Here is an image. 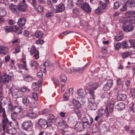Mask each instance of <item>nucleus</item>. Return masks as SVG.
I'll return each mask as SVG.
<instances>
[{
    "label": "nucleus",
    "instance_id": "412c9836",
    "mask_svg": "<svg viewBox=\"0 0 135 135\" xmlns=\"http://www.w3.org/2000/svg\"><path fill=\"white\" fill-rule=\"evenodd\" d=\"M13 31L16 33L17 34H21L22 33L23 29L22 27L19 26L17 27L15 25H14Z\"/></svg>",
    "mask_w": 135,
    "mask_h": 135
},
{
    "label": "nucleus",
    "instance_id": "a19ab883",
    "mask_svg": "<svg viewBox=\"0 0 135 135\" xmlns=\"http://www.w3.org/2000/svg\"><path fill=\"white\" fill-rule=\"evenodd\" d=\"M30 91V90L27 87H25L21 88L20 89L19 92L20 93L22 92H28Z\"/></svg>",
    "mask_w": 135,
    "mask_h": 135
},
{
    "label": "nucleus",
    "instance_id": "a878e982",
    "mask_svg": "<svg viewBox=\"0 0 135 135\" xmlns=\"http://www.w3.org/2000/svg\"><path fill=\"white\" fill-rule=\"evenodd\" d=\"M132 54V52L129 51L124 52L121 53L122 57L123 59L127 58Z\"/></svg>",
    "mask_w": 135,
    "mask_h": 135
},
{
    "label": "nucleus",
    "instance_id": "69168bd1",
    "mask_svg": "<svg viewBox=\"0 0 135 135\" xmlns=\"http://www.w3.org/2000/svg\"><path fill=\"white\" fill-rule=\"evenodd\" d=\"M36 0H32V4L35 8H36Z\"/></svg>",
    "mask_w": 135,
    "mask_h": 135
},
{
    "label": "nucleus",
    "instance_id": "13d9d810",
    "mask_svg": "<svg viewBox=\"0 0 135 135\" xmlns=\"http://www.w3.org/2000/svg\"><path fill=\"white\" fill-rule=\"evenodd\" d=\"M100 4L102 6V8L103 9H105L106 7L107 6V4L106 3H103V2L101 1H100L99 2Z\"/></svg>",
    "mask_w": 135,
    "mask_h": 135
},
{
    "label": "nucleus",
    "instance_id": "c756f323",
    "mask_svg": "<svg viewBox=\"0 0 135 135\" xmlns=\"http://www.w3.org/2000/svg\"><path fill=\"white\" fill-rule=\"evenodd\" d=\"M104 9L101 7H99L95 10V12L97 14H100L103 12Z\"/></svg>",
    "mask_w": 135,
    "mask_h": 135
},
{
    "label": "nucleus",
    "instance_id": "473e14b6",
    "mask_svg": "<svg viewBox=\"0 0 135 135\" xmlns=\"http://www.w3.org/2000/svg\"><path fill=\"white\" fill-rule=\"evenodd\" d=\"M30 65L32 68L35 69L37 68L38 66L37 62L34 61H31Z\"/></svg>",
    "mask_w": 135,
    "mask_h": 135
},
{
    "label": "nucleus",
    "instance_id": "a18cd8bd",
    "mask_svg": "<svg viewBox=\"0 0 135 135\" xmlns=\"http://www.w3.org/2000/svg\"><path fill=\"white\" fill-rule=\"evenodd\" d=\"M98 86V84L97 83H94L90 87L89 89H96Z\"/></svg>",
    "mask_w": 135,
    "mask_h": 135
},
{
    "label": "nucleus",
    "instance_id": "b1692460",
    "mask_svg": "<svg viewBox=\"0 0 135 135\" xmlns=\"http://www.w3.org/2000/svg\"><path fill=\"white\" fill-rule=\"evenodd\" d=\"M26 21V19L25 18H21L18 20L17 24L20 27H22L25 24Z\"/></svg>",
    "mask_w": 135,
    "mask_h": 135
},
{
    "label": "nucleus",
    "instance_id": "393cba45",
    "mask_svg": "<svg viewBox=\"0 0 135 135\" xmlns=\"http://www.w3.org/2000/svg\"><path fill=\"white\" fill-rule=\"evenodd\" d=\"M18 114V113H15V112H14L11 114L12 119L13 120L14 122V123H15V125L16 126H17L18 123L17 122L16 120V119Z\"/></svg>",
    "mask_w": 135,
    "mask_h": 135
},
{
    "label": "nucleus",
    "instance_id": "6e6d98bb",
    "mask_svg": "<svg viewBox=\"0 0 135 135\" xmlns=\"http://www.w3.org/2000/svg\"><path fill=\"white\" fill-rule=\"evenodd\" d=\"M53 15V13L50 12H48L46 15V17L47 18H49L50 17H52Z\"/></svg>",
    "mask_w": 135,
    "mask_h": 135
},
{
    "label": "nucleus",
    "instance_id": "f704fd0d",
    "mask_svg": "<svg viewBox=\"0 0 135 135\" xmlns=\"http://www.w3.org/2000/svg\"><path fill=\"white\" fill-rule=\"evenodd\" d=\"M36 37L39 38H41L43 36V33L42 31H37L35 34Z\"/></svg>",
    "mask_w": 135,
    "mask_h": 135
},
{
    "label": "nucleus",
    "instance_id": "ddd939ff",
    "mask_svg": "<svg viewBox=\"0 0 135 135\" xmlns=\"http://www.w3.org/2000/svg\"><path fill=\"white\" fill-rule=\"evenodd\" d=\"M122 27L124 31L127 32L132 31L134 28L133 26L130 25L124 26H123Z\"/></svg>",
    "mask_w": 135,
    "mask_h": 135
},
{
    "label": "nucleus",
    "instance_id": "f8f14e48",
    "mask_svg": "<svg viewBox=\"0 0 135 135\" xmlns=\"http://www.w3.org/2000/svg\"><path fill=\"white\" fill-rule=\"evenodd\" d=\"M125 5L127 6L130 7L132 9H134L135 5V2L133 0H127L125 3Z\"/></svg>",
    "mask_w": 135,
    "mask_h": 135
},
{
    "label": "nucleus",
    "instance_id": "4be33fe9",
    "mask_svg": "<svg viewBox=\"0 0 135 135\" xmlns=\"http://www.w3.org/2000/svg\"><path fill=\"white\" fill-rule=\"evenodd\" d=\"M126 15L128 17L132 18L135 17V12L134 11H129L127 12Z\"/></svg>",
    "mask_w": 135,
    "mask_h": 135
},
{
    "label": "nucleus",
    "instance_id": "ea45409f",
    "mask_svg": "<svg viewBox=\"0 0 135 135\" xmlns=\"http://www.w3.org/2000/svg\"><path fill=\"white\" fill-rule=\"evenodd\" d=\"M10 127H8V129H6L7 130V132L9 134H13L15 133L16 132V130L14 128H10Z\"/></svg>",
    "mask_w": 135,
    "mask_h": 135
},
{
    "label": "nucleus",
    "instance_id": "680f3d73",
    "mask_svg": "<svg viewBox=\"0 0 135 135\" xmlns=\"http://www.w3.org/2000/svg\"><path fill=\"white\" fill-rule=\"evenodd\" d=\"M44 43V41L42 40L39 39L36 41V43L38 44H42Z\"/></svg>",
    "mask_w": 135,
    "mask_h": 135
},
{
    "label": "nucleus",
    "instance_id": "72a5a7b5",
    "mask_svg": "<svg viewBox=\"0 0 135 135\" xmlns=\"http://www.w3.org/2000/svg\"><path fill=\"white\" fill-rule=\"evenodd\" d=\"M23 77L26 81L28 82L31 81L33 79L32 76L27 74L24 75H23Z\"/></svg>",
    "mask_w": 135,
    "mask_h": 135
},
{
    "label": "nucleus",
    "instance_id": "79ce46f5",
    "mask_svg": "<svg viewBox=\"0 0 135 135\" xmlns=\"http://www.w3.org/2000/svg\"><path fill=\"white\" fill-rule=\"evenodd\" d=\"M82 122L83 123V127H84V129L89 127L90 125V123L88 121H83Z\"/></svg>",
    "mask_w": 135,
    "mask_h": 135
},
{
    "label": "nucleus",
    "instance_id": "6e6552de",
    "mask_svg": "<svg viewBox=\"0 0 135 135\" xmlns=\"http://www.w3.org/2000/svg\"><path fill=\"white\" fill-rule=\"evenodd\" d=\"M98 115L100 117H103L104 115L108 117L109 115V113L107 109H100L99 110Z\"/></svg>",
    "mask_w": 135,
    "mask_h": 135
},
{
    "label": "nucleus",
    "instance_id": "7ed1b4c3",
    "mask_svg": "<svg viewBox=\"0 0 135 135\" xmlns=\"http://www.w3.org/2000/svg\"><path fill=\"white\" fill-rule=\"evenodd\" d=\"M47 122L45 119L43 118L38 119L37 122L35 125V127L36 128L39 129L40 128H46V124Z\"/></svg>",
    "mask_w": 135,
    "mask_h": 135
},
{
    "label": "nucleus",
    "instance_id": "0e129e2a",
    "mask_svg": "<svg viewBox=\"0 0 135 135\" xmlns=\"http://www.w3.org/2000/svg\"><path fill=\"white\" fill-rule=\"evenodd\" d=\"M52 80L53 82V83H55L57 85L59 84V82L58 81L57 79L56 78L54 77L52 78Z\"/></svg>",
    "mask_w": 135,
    "mask_h": 135
},
{
    "label": "nucleus",
    "instance_id": "09e8293b",
    "mask_svg": "<svg viewBox=\"0 0 135 135\" xmlns=\"http://www.w3.org/2000/svg\"><path fill=\"white\" fill-rule=\"evenodd\" d=\"M123 38V37L122 35L117 36L115 37L114 39L117 41H119L122 40Z\"/></svg>",
    "mask_w": 135,
    "mask_h": 135
},
{
    "label": "nucleus",
    "instance_id": "bf43d9fd",
    "mask_svg": "<svg viewBox=\"0 0 135 135\" xmlns=\"http://www.w3.org/2000/svg\"><path fill=\"white\" fill-rule=\"evenodd\" d=\"M130 93L131 95L133 96H135V89L132 88L130 90Z\"/></svg>",
    "mask_w": 135,
    "mask_h": 135
},
{
    "label": "nucleus",
    "instance_id": "cd10ccee",
    "mask_svg": "<svg viewBox=\"0 0 135 135\" xmlns=\"http://www.w3.org/2000/svg\"><path fill=\"white\" fill-rule=\"evenodd\" d=\"M12 108L14 112L18 114L20 112L21 108L20 106H14L12 107Z\"/></svg>",
    "mask_w": 135,
    "mask_h": 135
},
{
    "label": "nucleus",
    "instance_id": "4468645a",
    "mask_svg": "<svg viewBox=\"0 0 135 135\" xmlns=\"http://www.w3.org/2000/svg\"><path fill=\"white\" fill-rule=\"evenodd\" d=\"M76 93L78 96L81 97V98L84 97L86 95V91L81 89H80L78 90Z\"/></svg>",
    "mask_w": 135,
    "mask_h": 135
},
{
    "label": "nucleus",
    "instance_id": "3c124183",
    "mask_svg": "<svg viewBox=\"0 0 135 135\" xmlns=\"http://www.w3.org/2000/svg\"><path fill=\"white\" fill-rule=\"evenodd\" d=\"M40 68L41 71L44 72L46 70V67L43 64L41 65L40 66Z\"/></svg>",
    "mask_w": 135,
    "mask_h": 135
},
{
    "label": "nucleus",
    "instance_id": "7c9ffc66",
    "mask_svg": "<svg viewBox=\"0 0 135 135\" xmlns=\"http://www.w3.org/2000/svg\"><path fill=\"white\" fill-rule=\"evenodd\" d=\"M121 48L123 49H126L129 47L127 41H123L121 43Z\"/></svg>",
    "mask_w": 135,
    "mask_h": 135
},
{
    "label": "nucleus",
    "instance_id": "052dcab7",
    "mask_svg": "<svg viewBox=\"0 0 135 135\" xmlns=\"http://www.w3.org/2000/svg\"><path fill=\"white\" fill-rule=\"evenodd\" d=\"M73 12L75 14L78 15L79 12V10L77 8H75L73 10Z\"/></svg>",
    "mask_w": 135,
    "mask_h": 135
},
{
    "label": "nucleus",
    "instance_id": "4c0bfd02",
    "mask_svg": "<svg viewBox=\"0 0 135 135\" xmlns=\"http://www.w3.org/2000/svg\"><path fill=\"white\" fill-rule=\"evenodd\" d=\"M73 103L74 106L77 108H80L81 107V104L79 102L77 101L76 100L74 99L73 101Z\"/></svg>",
    "mask_w": 135,
    "mask_h": 135
},
{
    "label": "nucleus",
    "instance_id": "49530a36",
    "mask_svg": "<svg viewBox=\"0 0 135 135\" xmlns=\"http://www.w3.org/2000/svg\"><path fill=\"white\" fill-rule=\"evenodd\" d=\"M60 80L61 82H63L64 83H65L67 80V78L66 76L62 74L60 76Z\"/></svg>",
    "mask_w": 135,
    "mask_h": 135
},
{
    "label": "nucleus",
    "instance_id": "c03bdc74",
    "mask_svg": "<svg viewBox=\"0 0 135 135\" xmlns=\"http://www.w3.org/2000/svg\"><path fill=\"white\" fill-rule=\"evenodd\" d=\"M84 69V67H83L82 68H75V73L79 72L81 73L83 71Z\"/></svg>",
    "mask_w": 135,
    "mask_h": 135
},
{
    "label": "nucleus",
    "instance_id": "864d4df0",
    "mask_svg": "<svg viewBox=\"0 0 135 135\" xmlns=\"http://www.w3.org/2000/svg\"><path fill=\"white\" fill-rule=\"evenodd\" d=\"M18 66L19 68H20L22 69H23L26 70H27V68L26 67L25 65L22 64H18Z\"/></svg>",
    "mask_w": 135,
    "mask_h": 135
},
{
    "label": "nucleus",
    "instance_id": "338daca9",
    "mask_svg": "<svg viewBox=\"0 0 135 135\" xmlns=\"http://www.w3.org/2000/svg\"><path fill=\"white\" fill-rule=\"evenodd\" d=\"M61 131L62 135H75L74 134L66 133L62 129H61Z\"/></svg>",
    "mask_w": 135,
    "mask_h": 135
},
{
    "label": "nucleus",
    "instance_id": "de8ad7c7",
    "mask_svg": "<svg viewBox=\"0 0 135 135\" xmlns=\"http://www.w3.org/2000/svg\"><path fill=\"white\" fill-rule=\"evenodd\" d=\"M119 22L122 23L124 24L126 23L127 21L125 18L122 17L120 19Z\"/></svg>",
    "mask_w": 135,
    "mask_h": 135
},
{
    "label": "nucleus",
    "instance_id": "e2e57ef3",
    "mask_svg": "<svg viewBox=\"0 0 135 135\" xmlns=\"http://www.w3.org/2000/svg\"><path fill=\"white\" fill-rule=\"evenodd\" d=\"M120 47H121V43H117L115 46V49L116 50H118Z\"/></svg>",
    "mask_w": 135,
    "mask_h": 135
},
{
    "label": "nucleus",
    "instance_id": "f3484780",
    "mask_svg": "<svg viewBox=\"0 0 135 135\" xmlns=\"http://www.w3.org/2000/svg\"><path fill=\"white\" fill-rule=\"evenodd\" d=\"M127 99L126 94L119 93L117 96V99L119 101H125Z\"/></svg>",
    "mask_w": 135,
    "mask_h": 135
},
{
    "label": "nucleus",
    "instance_id": "8fccbe9b",
    "mask_svg": "<svg viewBox=\"0 0 135 135\" xmlns=\"http://www.w3.org/2000/svg\"><path fill=\"white\" fill-rule=\"evenodd\" d=\"M110 93L106 92L104 93L102 96V98H106V97L108 98L110 97Z\"/></svg>",
    "mask_w": 135,
    "mask_h": 135
},
{
    "label": "nucleus",
    "instance_id": "37998d69",
    "mask_svg": "<svg viewBox=\"0 0 135 135\" xmlns=\"http://www.w3.org/2000/svg\"><path fill=\"white\" fill-rule=\"evenodd\" d=\"M121 4V3L119 1L117 2L114 3V9H117Z\"/></svg>",
    "mask_w": 135,
    "mask_h": 135
},
{
    "label": "nucleus",
    "instance_id": "bb28decb",
    "mask_svg": "<svg viewBox=\"0 0 135 135\" xmlns=\"http://www.w3.org/2000/svg\"><path fill=\"white\" fill-rule=\"evenodd\" d=\"M30 102L29 99L26 97H24L22 99V103L26 106H27Z\"/></svg>",
    "mask_w": 135,
    "mask_h": 135
},
{
    "label": "nucleus",
    "instance_id": "f257e3e1",
    "mask_svg": "<svg viewBox=\"0 0 135 135\" xmlns=\"http://www.w3.org/2000/svg\"><path fill=\"white\" fill-rule=\"evenodd\" d=\"M26 2L25 0H23L17 6L11 3L9 4V8L14 14L19 15L21 12L26 11L27 5Z\"/></svg>",
    "mask_w": 135,
    "mask_h": 135
},
{
    "label": "nucleus",
    "instance_id": "774afa93",
    "mask_svg": "<svg viewBox=\"0 0 135 135\" xmlns=\"http://www.w3.org/2000/svg\"><path fill=\"white\" fill-rule=\"evenodd\" d=\"M129 42L131 45H133L135 44V39L130 40L129 41Z\"/></svg>",
    "mask_w": 135,
    "mask_h": 135
},
{
    "label": "nucleus",
    "instance_id": "39448f33",
    "mask_svg": "<svg viewBox=\"0 0 135 135\" xmlns=\"http://www.w3.org/2000/svg\"><path fill=\"white\" fill-rule=\"evenodd\" d=\"M55 123L59 126H62L64 128H66L68 126L64 121L61 118H57L55 120Z\"/></svg>",
    "mask_w": 135,
    "mask_h": 135
},
{
    "label": "nucleus",
    "instance_id": "dca6fc26",
    "mask_svg": "<svg viewBox=\"0 0 135 135\" xmlns=\"http://www.w3.org/2000/svg\"><path fill=\"white\" fill-rule=\"evenodd\" d=\"M11 79V77L6 74H4L1 77V81L2 82H8Z\"/></svg>",
    "mask_w": 135,
    "mask_h": 135
},
{
    "label": "nucleus",
    "instance_id": "2eb2a0df",
    "mask_svg": "<svg viewBox=\"0 0 135 135\" xmlns=\"http://www.w3.org/2000/svg\"><path fill=\"white\" fill-rule=\"evenodd\" d=\"M65 9L64 6L61 3L57 6L56 7V12L59 13L63 11Z\"/></svg>",
    "mask_w": 135,
    "mask_h": 135
},
{
    "label": "nucleus",
    "instance_id": "9b49d317",
    "mask_svg": "<svg viewBox=\"0 0 135 135\" xmlns=\"http://www.w3.org/2000/svg\"><path fill=\"white\" fill-rule=\"evenodd\" d=\"M91 101L89 100V102L88 103V108L90 110H95L97 108L96 104L94 103L95 101H94V102Z\"/></svg>",
    "mask_w": 135,
    "mask_h": 135
},
{
    "label": "nucleus",
    "instance_id": "20e7f679",
    "mask_svg": "<svg viewBox=\"0 0 135 135\" xmlns=\"http://www.w3.org/2000/svg\"><path fill=\"white\" fill-rule=\"evenodd\" d=\"M31 55L33 54V56L36 59H38L39 57V52L38 50L36 49V48L34 45H33L31 47L30 50H28Z\"/></svg>",
    "mask_w": 135,
    "mask_h": 135
},
{
    "label": "nucleus",
    "instance_id": "5fc2aeb1",
    "mask_svg": "<svg viewBox=\"0 0 135 135\" xmlns=\"http://www.w3.org/2000/svg\"><path fill=\"white\" fill-rule=\"evenodd\" d=\"M36 8H37V11L40 12H42L43 11V7L40 5L38 6V7H36Z\"/></svg>",
    "mask_w": 135,
    "mask_h": 135
},
{
    "label": "nucleus",
    "instance_id": "423d86ee",
    "mask_svg": "<svg viewBox=\"0 0 135 135\" xmlns=\"http://www.w3.org/2000/svg\"><path fill=\"white\" fill-rule=\"evenodd\" d=\"M33 124L31 122L28 120L24 122L22 124V127L23 129L27 130L28 129L32 126Z\"/></svg>",
    "mask_w": 135,
    "mask_h": 135
},
{
    "label": "nucleus",
    "instance_id": "9d476101",
    "mask_svg": "<svg viewBox=\"0 0 135 135\" xmlns=\"http://www.w3.org/2000/svg\"><path fill=\"white\" fill-rule=\"evenodd\" d=\"M81 8L87 13H89L91 11V8L90 7L89 4L85 2L80 7Z\"/></svg>",
    "mask_w": 135,
    "mask_h": 135
},
{
    "label": "nucleus",
    "instance_id": "e433bc0d",
    "mask_svg": "<svg viewBox=\"0 0 135 135\" xmlns=\"http://www.w3.org/2000/svg\"><path fill=\"white\" fill-rule=\"evenodd\" d=\"M114 103V101L113 100L111 101L109 103V111L110 113H111L113 111Z\"/></svg>",
    "mask_w": 135,
    "mask_h": 135
},
{
    "label": "nucleus",
    "instance_id": "4d7b16f0",
    "mask_svg": "<svg viewBox=\"0 0 135 135\" xmlns=\"http://www.w3.org/2000/svg\"><path fill=\"white\" fill-rule=\"evenodd\" d=\"M32 98L35 100H37L38 99V96L37 94L35 93H33L32 95Z\"/></svg>",
    "mask_w": 135,
    "mask_h": 135
},
{
    "label": "nucleus",
    "instance_id": "6ab92c4d",
    "mask_svg": "<svg viewBox=\"0 0 135 135\" xmlns=\"http://www.w3.org/2000/svg\"><path fill=\"white\" fill-rule=\"evenodd\" d=\"M125 105L123 103H120L117 104L115 106V108L118 110H122L125 108Z\"/></svg>",
    "mask_w": 135,
    "mask_h": 135
},
{
    "label": "nucleus",
    "instance_id": "2f4dec72",
    "mask_svg": "<svg viewBox=\"0 0 135 135\" xmlns=\"http://www.w3.org/2000/svg\"><path fill=\"white\" fill-rule=\"evenodd\" d=\"M37 114L33 112L28 113L27 114V116L31 119L36 118L37 116Z\"/></svg>",
    "mask_w": 135,
    "mask_h": 135
},
{
    "label": "nucleus",
    "instance_id": "603ef678",
    "mask_svg": "<svg viewBox=\"0 0 135 135\" xmlns=\"http://www.w3.org/2000/svg\"><path fill=\"white\" fill-rule=\"evenodd\" d=\"M1 102L2 103H5L7 101V99L6 97H2L0 98Z\"/></svg>",
    "mask_w": 135,
    "mask_h": 135
},
{
    "label": "nucleus",
    "instance_id": "c85d7f7f",
    "mask_svg": "<svg viewBox=\"0 0 135 135\" xmlns=\"http://www.w3.org/2000/svg\"><path fill=\"white\" fill-rule=\"evenodd\" d=\"M14 25L11 26H6L4 27V29L5 31L7 32L13 31L14 30Z\"/></svg>",
    "mask_w": 135,
    "mask_h": 135
},
{
    "label": "nucleus",
    "instance_id": "a211bd4d",
    "mask_svg": "<svg viewBox=\"0 0 135 135\" xmlns=\"http://www.w3.org/2000/svg\"><path fill=\"white\" fill-rule=\"evenodd\" d=\"M58 65L60 69L62 70H64L67 73L69 74H71L72 72L75 73V68H70V69H67L66 68H65L64 69H63L61 67L60 65V64H59Z\"/></svg>",
    "mask_w": 135,
    "mask_h": 135
},
{
    "label": "nucleus",
    "instance_id": "0eeeda50",
    "mask_svg": "<svg viewBox=\"0 0 135 135\" xmlns=\"http://www.w3.org/2000/svg\"><path fill=\"white\" fill-rule=\"evenodd\" d=\"M113 84L112 80L110 79L108 80L107 83L104 85L103 89L104 90L108 91L112 87Z\"/></svg>",
    "mask_w": 135,
    "mask_h": 135
},
{
    "label": "nucleus",
    "instance_id": "aec40b11",
    "mask_svg": "<svg viewBox=\"0 0 135 135\" xmlns=\"http://www.w3.org/2000/svg\"><path fill=\"white\" fill-rule=\"evenodd\" d=\"M8 48L3 46H0V54L5 55L7 54L8 52Z\"/></svg>",
    "mask_w": 135,
    "mask_h": 135
},
{
    "label": "nucleus",
    "instance_id": "1a4fd4ad",
    "mask_svg": "<svg viewBox=\"0 0 135 135\" xmlns=\"http://www.w3.org/2000/svg\"><path fill=\"white\" fill-rule=\"evenodd\" d=\"M83 123L81 122H78L75 126V129L77 132L81 131L84 129Z\"/></svg>",
    "mask_w": 135,
    "mask_h": 135
},
{
    "label": "nucleus",
    "instance_id": "f03ea898",
    "mask_svg": "<svg viewBox=\"0 0 135 135\" xmlns=\"http://www.w3.org/2000/svg\"><path fill=\"white\" fill-rule=\"evenodd\" d=\"M2 116L3 129L4 131H5L6 129H8V127H11V123L8 120L5 113H3L2 114Z\"/></svg>",
    "mask_w": 135,
    "mask_h": 135
},
{
    "label": "nucleus",
    "instance_id": "c9c22d12",
    "mask_svg": "<svg viewBox=\"0 0 135 135\" xmlns=\"http://www.w3.org/2000/svg\"><path fill=\"white\" fill-rule=\"evenodd\" d=\"M37 105V103L36 102H31L30 104V110H32L34 108H35Z\"/></svg>",
    "mask_w": 135,
    "mask_h": 135
},
{
    "label": "nucleus",
    "instance_id": "58836bf2",
    "mask_svg": "<svg viewBox=\"0 0 135 135\" xmlns=\"http://www.w3.org/2000/svg\"><path fill=\"white\" fill-rule=\"evenodd\" d=\"M7 14L6 11L2 8H0V16L4 17Z\"/></svg>",
    "mask_w": 135,
    "mask_h": 135
},
{
    "label": "nucleus",
    "instance_id": "5701e85b",
    "mask_svg": "<svg viewBox=\"0 0 135 135\" xmlns=\"http://www.w3.org/2000/svg\"><path fill=\"white\" fill-rule=\"evenodd\" d=\"M89 93L90 95V97L89 99V100L92 101L94 102L95 99V96L94 95V91L91 89H89Z\"/></svg>",
    "mask_w": 135,
    "mask_h": 135
}]
</instances>
